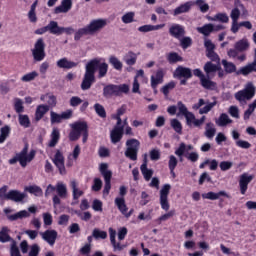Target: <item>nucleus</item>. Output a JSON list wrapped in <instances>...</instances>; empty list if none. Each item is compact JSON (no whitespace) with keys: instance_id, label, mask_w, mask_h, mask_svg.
Segmentation results:
<instances>
[{"instance_id":"obj_3","label":"nucleus","mask_w":256,"mask_h":256,"mask_svg":"<svg viewBox=\"0 0 256 256\" xmlns=\"http://www.w3.org/2000/svg\"><path fill=\"white\" fill-rule=\"evenodd\" d=\"M189 151H193V145L181 143L179 147L175 150V155L179 157L180 161H183V156L192 163H196V161H199V154L197 152L189 153Z\"/></svg>"},{"instance_id":"obj_16","label":"nucleus","mask_w":256,"mask_h":256,"mask_svg":"<svg viewBox=\"0 0 256 256\" xmlns=\"http://www.w3.org/2000/svg\"><path fill=\"white\" fill-rule=\"evenodd\" d=\"M185 119L188 127H201V125L205 123L206 117L202 116L201 119H197L195 114L190 112L189 114H186Z\"/></svg>"},{"instance_id":"obj_47","label":"nucleus","mask_w":256,"mask_h":256,"mask_svg":"<svg viewBox=\"0 0 256 256\" xmlns=\"http://www.w3.org/2000/svg\"><path fill=\"white\" fill-rule=\"evenodd\" d=\"M18 121L21 127H24V129L31 127V120L29 119V116H27L26 114H19Z\"/></svg>"},{"instance_id":"obj_42","label":"nucleus","mask_w":256,"mask_h":256,"mask_svg":"<svg viewBox=\"0 0 256 256\" xmlns=\"http://www.w3.org/2000/svg\"><path fill=\"white\" fill-rule=\"evenodd\" d=\"M234 47L236 51H240V52L247 51V49H249V40H247V38H243L238 42H236Z\"/></svg>"},{"instance_id":"obj_22","label":"nucleus","mask_w":256,"mask_h":256,"mask_svg":"<svg viewBox=\"0 0 256 256\" xmlns=\"http://www.w3.org/2000/svg\"><path fill=\"white\" fill-rule=\"evenodd\" d=\"M71 7H73L72 0H62L61 4L54 9V13L56 15H59V13H69Z\"/></svg>"},{"instance_id":"obj_15","label":"nucleus","mask_w":256,"mask_h":256,"mask_svg":"<svg viewBox=\"0 0 256 256\" xmlns=\"http://www.w3.org/2000/svg\"><path fill=\"white\" fill-rule=\"evenodd\" d=\"M107 25L106 19H95L92 20L89 25L86 27L88 28V31L90 32V35H93V33H97V31H101L103 27Z\"/></svg>"},{"instance_id":"obj_20","label":"nucleus","mask_w":256,"mask_h":256,"mask_svg":"<svg viewBox=\"0 0 256 256\" xmlns=\"http://www.w3.org/2000/svg\"><path fill=\"white\" fill-rule=\"evenodd\" d=\"M169 33L175 39H181L185 35V27L180 24H172L169 28Z\"/></svg>"},{"instance_id":"obj_41","label":"nucleus","mask_w":256,"mask_h":256,"mask_svg":"<svg viewBox=\"0 0 256 256\" xmlns=\"http://www.w3.org/2000/svg\"><path fill=\"white\" fill-rule=\"evenodd\" d=\"M103 95L104 97H111L113 95H119V92L117 90V85H107L106 87H104L103 89Z\"/></svg>"},{"instance_id":"obj_2","label":"nucleus","mask_w":256,"mask_h":256,"mask_svg":"<svg viewBox=\"0 0 256 256\" xmlns=\"http://www.w3.org/2000/svg\"><path fill=\"white\" fill-rule=\"evenodd\" d=\"M28 151L29 147L25 146L20 153L16 154L14 158L9 160L10 165H15L18 161L21 167H27V164L31 163L33 159H35V155L37 153L35 150H31L30 152Z\"/></svg>"},{"instance_id":"obj_32","label":"nucleus","mask_w":256,"mask_h":256,"mask_svg":"<svg viewBox=\"0 0 256 256\" xmlns=\"http://www.w3.org/2000/svg\"><path fill=\"white\" fill-rule=\"evenodd\" d=\"M215 123L218 127H227V125H231V123H233V120L229 118V115L222 113L215 119Z\"/></svg>"},{"instance_id":"obj_35","label":"nucleus","mask_w":256,"mask_h":256,"mask_svg":"<svg viewBox=\"0 0 256 256\" xmlns=\"http://www.w3.org/2000/svg\"><path fill=\"white\" fill-rule=\"evenodd\" d=\"M163 27H165V24H158V25L147 24V25L140 26L138 28V31H140V33H149L151 31H159V29H163Z\"/></svg>"},{"instance_id":"obj_26","label":"nucleus","mask_w":256,"mask_h":256,"mask_svg":"<svg viewBox=\"0 0 256 256\" xmlns=\"http://www.w3.org/2000/svg\"><path fill=\"white\" fill-rule=\"evenodd\" d=\"M174 77H184V79H191V77H193V73L191 72V69L179 66L174 71Z\"/></svg>"},{"instance_id":"obj_12","label":"nucleus","mask_w":256,"mask_h":256,"mask_svg":"<svg viewBox=\"0 0 256 256\" xmlns=\"http://www.w3.org/2000/svg\"><path fill=\"white\" fill-rule=\"evenodd\" d=\"M52 161L59 170L60 175H67V170L65 169V156H63L61 150L55 152Z\"/></svg>"},{"instance_id":"obj_61","label":"nucleus","mask_w":256,"mask_h":256,"mask_svg":"<svg viewBox=\"0 0 256 256\" xmlns=\"http://www.w3.org/2000/svg\"><path fill=\"white\" fill-rule=\"evenodd\" d=\"M94 239H107V232L95 228L92 232Z\"/></svg>"},{"instance_id":"obj_31","label":"nucleus","mask_w":256,"mask_h":256,"mask_svg":"<svg viewBox=\"0 0 256 256\" xmlns=\"http://www.w3.org/2000/svg\"><path fill=\"white\" fill-rule=\"evenodd\" d=\"M70 187L72 189V196L74 201H77L80 197H83V194L85 192H83V190L79 189V184L77 183V181L72 180L70 182Z\"/></svg>"},{"instance_id":"obj_59","label":"nucleus","mask_w":256,"mask_h":256,"mask_svg":"<svg viewBox=\"0 0 256 256\" xmlns=\"http://www.w3.org/2000/svg\"><path fill=\"white\" fill-rule=\"evenodd\" d=\"M170 125H171V127L174 129V131H175L176 133H182V131H183V126L181 125V122H180L179 120H177V119H172V120L170 121Z\"/></svg>"},{"instance_id":"obj_25","label":"nucleus","mask_w":256,"mask_h":256,"mask_svg":"<svg viewBox=\"0 0 256 256\" xmlns=\"http://www.w3.org/2000/svg\"><path fill=\"white\" fill-rule=\"evenodd\" d=\"M163 70H158L155 75L151 76V87L157 93V85H161L163 83Z\"/></svg>"},{"instance_id":"obj_23","label":"nucleus","mask_w":256,"mask_h":256,"mask_svg":"<svg viewBox=\"0 0 256 256\" xmlns=\"http://www.w3.org/2000/svg\"><path fill=\"white\" fill-rule=\"evenodd\" d=\"M221 197H226L229 199V194L225 191H220L218 193L215 192H207L202 194V199H209L210 201H217V199H221Z\"/></svg>"},{"instance_id":"obj_43","label":"nucleus","mask_w":256,"mask_h":256,"mask_svg":"<svg viewBox=\"0 0 256 256\" xmlns=\"http://www.w3.org/2000/svg\"><path fill=\"white\" fill-rule=\"evenodd\" d=\"M121 21L122 23H124L125 25H129L131 23H135V12L130 11V12H126L122 15L121 17Z\"/></svg>"},{"instance_id":"obj_56","label":"nucleus","mask_w":256,"mask_h":256,"mask_svg":"<svg viewBox=\"0 0 256 256\" xmlns=\"http://www.w3.org/2000/svg\"><path fill=\"white\" fill-rule=\"evenodd\" d=\"M14 109L16 113H23L25 111V107L23 106V100L21 98H15L14 99Z\"/></svg>"},{"instance_id":"obj_39","label":"nucleus","mask_w":256,"mask_h":256,"mask_svg":"<svg viewBox=\"0 0 256 256\" xmlns=\"http://www.w3.org/2000/svg\"><path fill=\"white\" fill-rule=\"evenodd\" d=\"M216 133H217V129L215 128V125L211 122H208L205 127V132H204L205 137H207V139H213Z\"/></svg>"},{"instance_id":"obj_38","label":"nucleus","mask_w":256,"mask_h":256,"mask_svg":"<svg viewBox=\"0 0 256 256\" xmlns=\"http://www.w3.org/2000/svg\"><path fill=\"white\" fill-rule=\"evenodd\" d=\"M192 6H193V2H186L184 4H181L174 10V16L177 17V15L187 13Z\"/></svg>"},{"instance_id":"obj_60","label":"nucleus","mask_w":256,"mask_h":256,"mask_svg":"<svg viewBox=\"0 0 256 256\" xmlns=\"http://www.w3.org/2000/svg\"><path fill=\"white\" fill-rule=\"evenodd\" d=\"M177 109H178V113H177V117H180V115H183L184 117H186L190 112L187 111V107L185 106V104H183V102H178L177 103Z\"/></svg>"},{"instance_id":"obj_36","label":"nucleus","mask_w":256,"mask_h":256,"mask_svg":"<svg viewBox=\"0 0 256 256\" xmlns=\"http://www.w3.org/2000/svg\"><path fill=\"white\" fill-rule=\"evenodd\" d=\"M9 221H17L18 219H27V217H31V214L27 210H21L15 214H11L7 216Z\"/></svg>"},{"instance_id":"obj_64","label":"nucleus","mask_w":256,"mask_h":256,"mask_svg":"<svg viewBox=\"0 0 256 256\" xmlns=\"http://www.w3.org/2000/svg\"><path fill=\"white\" fill-rule=\"evenodd\" d=\"M40 252L41 247H39L37 244H33L32 246H30L28 256H39Z\"/></svg>"},{"instance_id":"obj_57","label":"nucleus","mask_w":256,"mask_h":256,"mask_svg":"<svg viewBox=\"0 0 256 256\" xmlns=\"http://www.w3.org/2000/svg\"><path fill=\"white\" fill-rule=\"evenodd\" d=\"M94 110L97 115H99L102 119H105L107 117V112L105 111V107L103 105L96 103L94 105Z\"/></svg>"},{"instance_id":"obj_7","label":"nucleus","mask_w":256,"mask_h":256,"mask_svg":"<svg viewBox=\"0 0 256 256\" xmlns=\"http://www.w3.org/2000/svg\"><path fill=\"white\" fill-rule=\"evenodd\" d=\"M139 145H141V143L137 139H129L126 141L127 149L125 151V156L128 157V159H131V161H137Z\"/></svg>"},{"instance_id":"obj_37","label":"nucleus","mask_w":256,"mask_h":256,"mask_svg":"<svg viewBox=\"0 0 256 256\" xmlns=\"http://www.w3.org/2000/svg\"><path fill=\"white\" fill-rule=\"evenodd\" d=\"M61 138V133L59 132V129L53 128L51 135H50V141L48 145L50 147H55L57 143H59V139Z\"/></svg>"},{"instance_id":"obj_29","label":"nucleus","mask_w":256,"mask_h":256,"mask_svg":"<svg viewBox=\"0 0 256 256\" xmlns=\"http://www.w3.org/2000/svg\"><path fill=\"white\" fill-rule=\"evenodd\" d=\"M115 205L116 207H118L122 215H125V217H131L132 212H127V205L125 204V198L117 197L115 199Z\"/></svg>"},{"instance_id":"obj_19","label":"nucleus","mask_w":256,"mask_h":256,"mask_svg":"<svg viewBox=\"0 0 256 256\" xmlns=\"http://www.w3.org/2000/svg\"><path fill=\"white\" fill-rule=\"evenodd\" d=\"M110 139L112 143H119L123 139V126L116 124L114 129L110 132Z\"/></svg>"},{"instance_id":"obj_52","label":"nucleus","mask_w":256,"mask_h":256,"mask_svg":"<svg viewBox=\"0 0 256 256\" xmlns=\"http://www.w3.org/2000/svg\"><path fill=\"white\" fill-rule=\"evenodd\" d=\"M124 61L127 65H135V63H137V54L133 52H128L124 56Z\"/></svg>"},{"instance_id":"obj_10","label":"nucleus","mask_w":256,"mask_h":256,"mask_svg":"<svg viewBox=\"0 0 256 256\" xmlns=\"http://www.w3.org/2000/svg\"><path fill=\"white\" fill-rule=\"evenodd\" d=\"M171 191L170 184H164L160 190V205L163 211H167L170 207L169 205V193Z\"/></svg>"},{"instance_id":"obj_14","label":"nucleus","mask_w":256,"mask_h":256,"mask_svg":"<svg viewBox=\"0 0 256 256\" xmlns=\"http://www.w3.org/2000/svg\"><path fill=\"white\" fill-rule=\"evenodd\" d=\"M139 79H141L142 83H148L149 81L145 77V71H143V69H140L136 72V75L132 83V93H138L139 95H141Z\"/></svg>"},{"instance_id":"obj_63","label":"nucleus","mask_w":256,"mask_h":256,"mask_svg":"<svg viewBox=\"0 0 256 256\" xmlns=\"http://www.w3.org/2000/svg\"><path fill=\"white\" fill-rule=\"evenodd\" d=\"M167 58H168L169 63H177L179 61H183V58L175 52L168 54Z\"/></svg>"},{"instance_id":"obj_9","label":"nucleus","mask_w":256,"mask_h":256,"mask_svg":"<svg viewBox=\"0 0 256 256\" xmlns=\"http://www.w3.org/2000/svg\"><path fill=\"white\" fill-rule=\"evenodd\" d=\"M31 51L34 61H43V59H45V41L39 38Z\"/></svg>"},{"instance_id":"obj_30","label":"nucleus","mask_w":256,"mask_h":256,"mask_svg":"<svg viewBox=\"0 0 256 256\" xmlns=\"http://www.w3.org/2000/svg\"><path fill=\"white\" fill-rule=\"evenodd\" d=\"M79 155H81V147L79 145H76L72 153L68 156L67 167H73V163L74 161H77V159H79Z\"/></svg>"},{"instance_id":"obj_62","label":"nucleus","mask_w":256,"mask_h":256,"mask_svg":"<svg viewBox=\"0 0 256 256\" xmlns=\"http://www.w3.org/2000/svg\"><path fill=\"white\" fill-rule=\"evenodd\" d=\"M125 111H126L125 106H122L117 109L116 115L113 116V118L117 120V125H121L122 123L121 116L125 115Z\"/></svg>"},{"instance_id":"obj_54","label":"nucleus","mask_w":256,"mask_h":256,"mask_svg":"<svg viewBox=\"0 0 256 256\" xmlns=\"http://www.w3.org/2000/svg\"><path fill=\"white\" fill-rule=\"evenodd\" d=\"M7 241H11V237L9 236V228L3 227L0 231V242L7 243Z\"/></svg>"},{"instance_id":"obj_51","label":"nucleus","mask_w":256,"mask_h":256,"mask_svg":"<svg viewBox=\"0 0 256 256\" xmlns=\"http://www.w3.org/2000/svg\"><path fill=\"white\" fill-rule=\"evenodd\" d=\"M25 191H28V193H31L36 197H41V195H43V190L41 189V187L36 185L25 187Z\"/></svg>"},{"instance_id":"obj_17","label":"nucleus","mask_w":256,"mask_h":256,"mask_svg":"<svg viewBox=\"0 0 256 256\" xmlns=\"http://www.w3.org/2000/svg\"><path fill=\"white\" fill-rule=\"evenodd\" d=\"M223 29V25H213V24H206L202 27L196 28L198 33H201L202 35H205V37L211 35L213 31H221Z\"/></svg>"},{"instance_id":"obj_24","label":"nucleus","mask_w":256,"mask_h":256,"mask_svg":"<svg viewBox=\"0 0 256 256\" xmlns=\"http://www.w3.org/2000/svg\"><path fill=\"white\" fill-rule=\"evenodd\" d=\"M109 235H110V243L113 246L114 251H123L125 249V245L121 243H117L115 237L117 236V231L113 228H109Z\"/></svg>"},{"instance_id":"obj_4","label":"nucleus","mask_w":256,"mask_h":256,"mask_svg":"<svg viewBox=\"0 0 256 256\" xmlns=\"http://www.w3.org/2000/svg\"><path fill=\"white\" fill-rule=\"evenodd\" d=\"M256 88L253 83L248 82L243 90L235 93L234 97L239 103H245V101H251L255 97Z\"/></svg>"},{"instance_id":"obj_13","label":"nucleus","mask_w":256,"mask_h":256,"mask_svg":"<svg viewBox=\"0 0 256 256\" xmlns=\"http://www.w3.org/2000/svg\"><path fill=\"white\" fill-rule=\"evenodd\" d=\"M255 179V175L249 173H243L239 178V187L241 195H245L247 193V189H249V183Z\"/></svg>"},{"instance_id":"obj_46","label":"nucleus","mask_w":256,"mask_h":256,"mask_svg":"<svg viewBox=\"0 0 256 256\" xmlns=\"http://www.w3.org/2000/svg\"><path fill=\"white\" fill-rule=\"evenodd\" d=\"M109 63L114 69H116V71H121L123 69V62H121V60L116 56H110Z\"/></svg>"},{"instance_id":"obj_58","label":"nucleus","mask_w":256,"mask_h":256,"mask_svg":"<svg viewBox=\"0 0 256 256\" xmlns=\"http://www.w3.org/2000/svg\"><path fill=\"white\" fill-rule=\"evenodd\" d=\"M83 35H91V32H89V28L84 27V28H80L74 36L75 41H79V39H81L83 37Z\"/></svg>"},{"instance_id":"obj_40","label":"nucleus","mask_w":256,"mask_h":256,"mask_svg":"<svg viewBox=\"0 0 256 256\" xmlns=\"http://www.w3.org/2000/svg\"><path fill=\"white\" fill-rule=\"evenodd\" d=\"M140 170L146 181H149L151 177H153V170L147 168V158H145L144 163L140 167Z\"/></svg>"},{"instance_id":"obj_49","label":"nucleus","mask_w":256,"mask_h":256,"mask_svg":"<svg viewBox=\"0 0 256 256\" xmlns=\"http://www.w3.org/2000/svg\"><path fill=\"white\" fill-rule=\"evenodd\" d=\"M41 101H46L49 107H55L57 105V98L50 94H45L40 97Z\"/></svg>"},{"instance_id":"obj_28","label":"nucleus","mask_w":256,"mask_h":256,"mask_svg":"<svg viewBox=\"0 0 256 256\" xmlns=\"http://www.w3.org/2000/svg\"><path fill=\"white\" fill-rule=\"evenodd\" d=\"M25 199V193L20 192L19 190H10L7 195L8 201H15L19 203Z\"/></svg>"},{"instance_id":"obj_44","label":"nucleus","mask_w":256,"mask_h":256,"mask_svg":"<svg viewBox=\"0 0 256 256\" xmlns=\"http://www.w3.org/2000/svg\"><path fill=\"white\" fill-rule=\"evenodd\" d=\"M219 69H221V67L219 65H215L212 62H207L204 65V71L206 73V77H209V75H211V73H216V71H219Z\"/></svg>"},{"instance_id":"obj_50","label":"nucleus","mask_w":256,"mask_h":256,"mask_svg":"<svg viewBox=\"0 0 256 256\" xmlns=\"http://www.w3.org/2000/svg\"><path fill=\"white\" fill-rule=\"evenodd\" d=\"M37 77H39V73H37V71H32V72H29V73L23 75L21 77V81L23 83H29L31 81H35V79H37Z\"/></svg>"},{"instance_id":"obj_18","label":"nucleus","mask_w":256,"mask_h":256,"mask_svg":"<svg viewBox=\"0 0 256 256\" xmlns=\"http://www.w3.org/2000/svg\"><path fill=\"white\" fill-rule=\"evenodd\" d=\"M71 115H73L71 111L62 112L61 114L52 111L50 112V121L52 124L61 123L63 119H71Z\"/></svg>"},{"instance_id":"obj_6","label":"nucleus","mask_w":256,"mask_h":256,"mask_svg":"<svg viewBox=\"0 0 256 256\" xmlns=\"http://www.w3.org/2000/svg\"><path fill=\"white\" fill-rule=\"evenodd\" d=\"M99 171L105 181L103 195H109V191H111V177H113V172L109 170V165L107 163H101L99 165Z\"/></svg>"},{"instance_id":"obj_8","label":"nucleus","mask_w":256,"mask_h":256,"mask_svg":"<svg viewBox=\"0 0 256 256\" xmlns=\"http://www.w3.org/2000/svg\"><path fill=\"white\" fill-rule=\"evenodd\" d=\"M55 191L61 199H67V185H65V183L57 182L56 186L51 184L48 185L45 191V196L49 197V195H53Z\"/></svg>"},{"instance_id":"obj_5","label":"nucleus","mask_w":256,"mask_h":256,"mask_svg":"<svg viewBox=\"0 0 256 256\" xmlns=\"http://www.w3.org/2000/svg\"><path fill=\"white\" fill-rule=\"evenodd\" d=\"M71 127V132L69 134V139L70 141H77V139H79V137H81V135H83L84 133H86L87 130V122H74L72 124H70Z\"/></svg>"},{"instance_id":"obj_55","label":"nucleus","mask_w":256,"mask_h":256,"mask_svg":"<svg viewBox=\"0 0 256 256\" xmlns=\"http://www.w3.org/2000/svg\"><path fill=\"white\" fill-rule=\"evenodd\" d=\"M9 133H11V128L9 126H4L0 130V143H5V139L9 137Z\"/></svg>"},{"instance_id":"obj_33","label":"nucleus","mask_w":256,"mask_h":256,"mask_svg":"<svg viewBox=\"0 0 256 256\" xmlns=\"http://www.w3.org/2000/svg\"><path fill=\"white\" fill-rule=\"evenodd\" d=\"M46 27L52 35H62V33H65V28L59 27L55 21H51Z\"/></svg>"},{"instance_id":"obj_53","label":"nucleus","mask_w":256,"mask_h":256,"mask_svg":"<svg viewBox=\"0 0 256 256\" xmlns=\"http://www.w3.org/2000/svg\"><path fill=\"white\" fill-rule=\"evenodd\" d=\"M222 65L225 73H235V71H237V66H235L232 62L222 60Z\"/></svg>"},{"instance_id":"obj_11","label":"nucleus","mask_w":256,"mask_h":256,"mask_svg":"<svg viewBox=\"0 0 256 256\" xmlns=\"http://www.w3.org/2000/svg\"><path fill=\"white\" fill-rule=\"evenodd\" d=\"M193 73L195 77H199L200 83L202 87H204V89H211V90L217 89V83L211 81L209 77L203 75V72L201 71V69H194Z\"/></svg>"},{"instance_id":"obj_48","label":"nucleus","mask_w":256,"mask_h":256,"mask_svg":"<svg viewBox=\"0 0 256 256\" xmlns=\"http://www.w3.org/2000/svg\"><path fill=\"white\" fill-rule=\"evenodd\" d=\"M252 71H256V59H254L253 63L242 67L239 73L242 75H249V73H252Z\"/></svg>"},{"instance_id":"obj_45","label":"nucleus","mask_w":256,"mask_h":256,"mask_svg":"<svg viewBox=\"0 0 256 256\" xmlns=\"http://www.w3.org/2000/svg\"><path fill=\"white\" fill-rule=\"evenodd\" d=\"M208 21H219L220 23H229V16L225 13H218L214 16H209Z\"/></svg>"},{"instance_id":"obj_27","label":"nucleus","mask_w":256,"mask_h":256,"mask_svg":"<svg viewBox=\"0 0 256 256\" xmlns=\"http://www.w3.org/2000/svg\"><path fill=\"white\" fill-rule=\"evenodd\" d=\"M56 65L59 69H74V67H77V62H73L64 57L59 59Z\"/></svg>"},{"instance_id":"obj_34","label":"nucleus","mask_w":256,"mask_h":256,"mask_svg":"<svg viewBox=\"0 0 256 256\" xmlns=\"http://www.w3.org/2000/svg\"><path fill=\"white\" fill-rule=\"evenodd\" d=\"M49 112V105H39L36 108V112H35V119L36 121H41V119H43V117H45V115Z\"/></svg>"},{"instance_id":"obj_21","label":"nucleus","mask_w":256,"mask_h":256,"mask_svg":"<svg viewBox=\"0 0 256 256\" xmlns=\"http://www.w3.org/2000/svg\"><path fill=\"white\" fill-rule=\"evenodd\" d=\"M43 241L50 244L51 246L55 245V241H57V231L55 230H46L45 232L40 233Z\"/></svg>"},{"instance_id":"obj_1","label":"nucleus","mask_w":256,"mask_h":256,"mask_svg":"<svg viewBox=\"0 0 256 256\" xmlns=\"http://www.w3.org/2000/svg\"><path fill=\"white\" fill-rule=\"evenodd\" d=\"M98 70V79H103L109 72V64L105 62V58L96 57L89 60L85 65V73L81 83L82 91H89L93 83H95V73Z\"/></svg>"}]
</instances>
